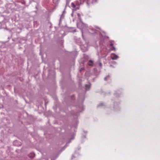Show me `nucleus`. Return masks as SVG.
<instances>
[{
    "instance_id": "nucleus-9",
    "label": "nucleus",
    "mask_w": 160,
    "mask_h": 160,
    "mask_svg": "<svg viewBox=\"0 0 160 160\" xmlns=\"http://www.w3.org/2000/svg\"><path fill=\"white\" fill-rule=\"evenodd\" d=\"M104 80H106L107 78H106V77H105V78H104Z\"/></svg>"
},
{
    "instance_id": "nucleus-1",
    "label": "nucleus",
    "mask_w": 160,
    "mask_h": 160,
    "mask_svg": "<svg viewBox=\"0 0 160 160\" xmlns=\"http://www.w3.org/2000/svg\"><path fill=\"white\" fill-rule=\"evenodd\" d=\"M78 15L80 21L77 23V26L78 28L82 30V35H83V29L86 27V26L81 21L80 18V15L78 13Z\"/></svg>"
},
{
    "instance_id": "nucleus-7",
    "label": "nucleus",
    "mask_w": 160,
    "mask_h": 160,
    "mask_svg": "<svg viewBox=\"0 0 160 160\" xmlns=\"http://www.w3.org/2000/svg\"><path fill=\"white\" fill-rule=\"evenodd\" d=\"M97 0H93L92 2V3H93L94 2H97Z\"/></svg>"
},
{
    "instance_id": "nucleus-3",
    "label": "nucleus",
    "mask_w": 160,
    "mask_h": 160,
    "mask_svg": "<svg viewBox=\"0 0 160 160\" xmlns=\"http://www.w3.org/2000/svg\"><path fill=\"white\" fill-rule=\"evenodd\" d=\"M111 58L112 60H115L118 58V57L115 54H112L111 55Z\"/></svg>"
},
{
    "instance_id": "nucleus-10",
    "label": "nucleus",
    "mask_w": 160,
    "mask_h": 160,
    "mask_svg": "<svg viewBox=\"0 0 160 160\" xmlns=\"http://www.w3.org/2000/svg\"><path fill=\"white\" fill-rule=\"evenodd\" d=\"M114 48V50H115V49L114 48Z\"/></svg>"
},
{
    "instance_id": "nucleus-4",
    "label": "nucleus",
    "mask_w": 160,
    "mask_h": 160,
    "mask_svg": "<svg viewBox=\"0 0 160 160\" xmlns=\"http://www.w3.org/2000/svg\"><path fill=\"white\" fill-rule=\"evenodd\" d=\"M86 89L88 90L89 89L90 87V85H86L85 86Z\"/></svg>"
},
{
    "instance_id": "nucleus-2",
    "label": "nucleus",
    "mask_w": 160,
    "mask_h": 160,
    "mask_svg": "<svg viewBox=\"0 0 160 160\" xmlns=\"http://www.w3.org/2000/svg\"><path fill=\"white\" fill-rule=\"evenodd\" d=\"M80 1L79 2H75L76 5H75L74 3H72V7L74 8L73 9V10H76L77 9H79V6L82 4V2H83V1H82L81 0H79Z\"/></svg>"
},
{
    "instance_id": "nucleus-6",
    "label": "nucleus",
    "mask_w": 160,
    "mask_h": 160,
    "mask_svg": "<svg viewBox=\"0 0 160 160\" xmlns=\"http://www.w3.org/2000/svg\"><path fill=\"white\" fill-rule=\"evenodd\" d=\"M87 0V4L88 5H89V4H90V2L89 1L90 0Z\"/></svg>"
},
{
    "instance_id": "nucleus-5",
    "label": "nucleus",
    "mask_w": 160,
    "mask_h": 160,
    "mask_svg": "<svg viewBox=\"0 0 160 160\" xmlns=\"http://www.w3.org/2000/svg\"><path fill=\"white\" fill-rule=\"evenodd\" d=\"M88 64L90 66H92V61H90L88 62Z\"/></svg>"
},
{
    "instance_id": "nucleus-8",
    "label": "nucleus",
    "mask_w": 160,
    "mask_h": 160,
    "mask_svg": "<svg viewBox=\"0 0 160 160\" xmlns=\"http://www.w3.org/2000/svg\"><path fill=\"white\" fill-rule=\"evenodd\" d=\"M99 65L101 67L102 66V64L101 63H100L99 64Z\"/></svg>"
}]
</instances>
